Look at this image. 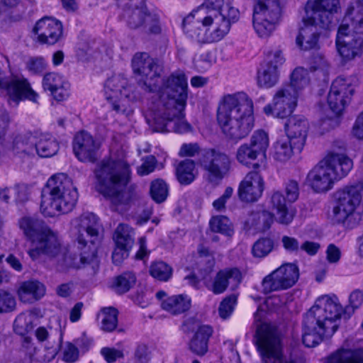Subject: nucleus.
<instances>
[{"mask_svg":"<svg viewBox=\"0 0 363 363\" xmlns=\"http://www.w3.org/2000/svg\"><path fill=\"white\" fill-rule=\"evenodd\" d=\"M78 230L79 255L67 252L63 249L57 234L42 220L31 217L22 218L20 228L30 242L28 254L33 260L42 255L50 258L62 256L59 264L62 269L81 268L86 264H97V251L102 240L101 225L97 216L92 213H84L76 220Z\"/></svg>","mask_w":363,"mask_h":363,"instance_id":"1","label":"nucleus"},{"mask_svg":"<svg viewBox=\"0 0 363 363\" xmlns=\"http://www.w3.org/2000/svg\"><path fill=\"white\" fill-rule=\"evenodd\" d=\"M363 303V291L354 289L349 296V304L343 308L336 296L324 295L306 313L302 341L308 347L318 345L331 337L339 327L341 318L348 319Z\"/></svg>","mask_w":363,"mask_h":363,"instance_id":"2","label":"nucleus"},{"mask_svg":"<svg viewBox=\"0 0 363 363\" xmlns=\"http://www.w3.org/2000/svg\"><path fill=\"white\" fill-rule=\"evenodd\" d=\"M240 16L230 1L206 0L183 20L182 28L190 39L199 43L222 40Z\"/></svg>","mask_w":363,"mask_h":363,"instance_id":"3","label":"nucleus"},{"mask_svg":"<svg viewBox=\"0 0 363 363\" xmlns=\"http://www.w3.org/2000/svg\"><path fill=\"white\" fill-rule=\"evenodd\" d=\"M187 99V78L184 72L176 71L159 90V99L152 113L154 131L189 132L191 126L184 119Z\"/></svg>","mask_w":363,"mask_h":363,"instance_id":"4","label":"nucleus"},{"mask_svg":"<svg viewBox=\"0 0 363 363\" xmlns=\"http://www.w3.org/2000/svg\"><path fill=\"white\" fill-rule=\"evenodd\" d=\"M216 118L225 135L241 140L254 125L253 102L244 92L225 94L218 102Z\"/></svg>","mask_w":363,"mask_h":363,"instance_id":"5","label":"nucleus"},{"mask_svg":"<svg viewBox=\"0 0 363 363\" xmlns=\"http://www.w3.org/2000/svg\"><path fill=\"white\" fill-rule=\"evenodd\" d=\"M130 173V167L123 159H104L94 169L96 189L111 201L114 211H122L129 203L130 197L123 189L128 183Z\"/></svg>","mask_w":363,"mask_h":363,"instance_id":"6","label":"nucleus"},{"mask_svg":"<svg viewBox=\"0 0 363 363\" xmlns=\"http://www.w3.org/2000/svg\"><path fill=\"white\" fill-rule=\"evenodd\" d=\"M78 193L72 179L65 174L52 176L41 193V212L52 217L57 213H67L74 207Z\"/></svg>","mask_w":363,"mask_h":363,"instance_id":"7","label":"nucleus"},{"mask_svg":"<svg viewBox=\"0 0 363 363\" xmlns=\"http://www.w3.org/2000/svg\"><path fill=\"white\" fill-rule=\"evenodd\" d=\"M336 45L340 56L345 60H353L361 54L363 47V10L357 12L350 8L339 27Z\"/></svg>","mask_w":363,"mask_h":363,"instance_id":"8","label":"nucleus"},{"mask_svg":"<svg viewBox=\"0 0 363 363\" xmlns=\"http://www.w3.org/2000/svg\"><path fill=\"white\" fill-rule=\"evenodd\" d=\"M362 190L363 184L355 183L336 191V204L333 212L338 223L350 228L358 224L359 214L357 212V209L362 201Z\"/></svg>","mask_w":363,"mask_h":363,"instance_id":"9","label":"nucleus"},{"mask_svg":"<svg viewBox=\"0 0 363 363\" xmlns=\"http://www.w3.org/2000/svg\"><path fill=\"white\" fill-rule=\"evenodd\" d=\"M256 344L263 363H298L296 359L284 357L281 339L276 329L269 324L262 323L258 327Z\"/></svg>","mask_w":363,"mask_h":363,"instance_id":"10","label":"nucleus"},{"mask_svg":"<svg viewBox=\"0 0 363 363\" xmlns=\"http://www.w3.org/2000/svg\"><path fill=\"white\" fill-rule=\"evenodd\" d=\"M104 92L106 100L117 113L128 116L133 112L131 104L135 95L133 86L123 75H114L108 79Z\"/></svg>","mask_w":363,"mask_h":363,"instance_id":"11","label":"nucleus"},{"mask_svg":"<svg viewBox=\"0 0 363 363\" xmlns=\"http://www.w3.org/2000/svg\"><path fill=\"white\" fill-rule=\"evenodd\" d=\"M281 17L279 0H257L253 10V27L259 37L269 38L275 30Z\"/></svg>","mask_w":363,"mask_h":363,"instance_id":"12","label":"nucleus"},{"mask_svg":"<svg viewBox=\"0 0 363 363\" xmlns=\"http://www.w3.org/2000/svg\"><path fill=\"white\" fill-rule=\"evenodd\" d=\"M132 67L134 73L140 77L139 83L142 84V88L146 91H157L159 94L160 89L163 86L164 82L170 77L169 75L164 79L162 85L159 86L162 67L146 52L136 53L132 60Z\"/></svg>","mask_w":363,"mask_h":363,"instance_id":"13","label":"nucleus"},{"mask_svg":"<svg viewBox=\"0 0 363 363\" xmlns=\"http://www.w3.org/2000/svg\"><path fill=\"white\" fill-rule=\"evenodd\" d=\"M0 89L5 90L7 102L11 106H17L24 99L37 102L38 99V94L32 89L26 78L15 75L8 79L1 69Z\"/></svg>","mask_w":363,"mask_h":363,"instance_id":"14","label":"nucleus"},{"mask_svg":"<svg viewBox=\"0 0 363 363\" xmlns=\"http://www.w3.org/2000/svg\"><path fill=\"white\" fill-rule=\"evenodd\" d=\"M201 167L207 173L209 180H220L229 172L231 162L229 156L214 148L204 149L199 159Z\"/></svg>","mask_w":363,"mask_h":363,"instance_id":"15","label":"nucleus"},{"mask_svg":"<svg viewBox=\"0 0 363 363\" xmlns=\"http://www.w3.org/2000/svg\"><path fill=\"white\" fill-rule=\"evenodd\" d=\"M298 277L299 271L296 264H284L263 279L262 291L267 294L272 291L287 289L295 284Z\"/></svg>","mask_w":363,"mask_h":363,"instance_id":"16","label":"nucleus"},{"mask_svg":"<svg viewBox=\"0 0 363 363\" xmlns=\"http://www.w3.org/2000/svg\"><path fill=\"white\" fill-rule=\"evenodd\" d=\"M297 98L291 86H282L275 92L272 103L264 106V112L267 116L284 118L296 107Z\"/></svg>","mask_w":363,"mask_h":363,"instance_id":"17","label":"nucleus"},{"mask_svg":"<svg viewBox=\"0 0 363 363\" xmlns=\"http://www.w3.org/2000/svg\"><path fill=\"white\" fill-rule=\"evenodd\" d=\"M340 9L339 0H309L306 13L312 22H318L321 27L329 28L333 16Z\"/></svg>","mask_w":363,"mask_h":363,"instance_id":"18","label":"nucleus"},{"mask_svg":"<svg viewBox=\"0 0 363 363\" xmlns=\"http://www.w3.org/2000/svg\"><path fill=\"white\" fill-rule=\"evenodd\" d=\"M354 88L351 82L342 77L335 79L328 96L330 109L337 115L340 114L354 94Z\"/></svg>","mask_w":363,"mask_h":363,"instance_id":"19","label":"nucleus"},{"mask_svg":"<svg viewBox=\"0 0 363 363\" xmlns=\"http://www.w3.org/2000/svg\"><path fill=\"white\" fill-rule=\"evenodd\" d=\"M72 146L74 153L79 161L94 163L98 160L101 145L88 132L81 131L76 134Z\"/></svg>","mask_w":363,"mask_h":363,"instance_id":"20","label":"nucleus"},{"mask_svg":"<svg viewBox=\"0 0 363 363\" xmlns=\"http://www.w3.org/2000/svg\"><path fill=\"white\" fill-rule=\"evenodd\" d=\"M335 172L328 169L323 159L318 162L308 173L306 181L311 189L315 192H326L333 189L337 182Z\"/></svg>","mask_w":363,"mask_h":363,"instance_id":"21","label":"nucleus"},{"mask_svg":"<svg viewBox=\"0 0 363 363\" xmlns=\"http://www.w3.org/2000/svg\"><path fill=\"white\" fill-rule=\"evenodd\" d=\"M33 31L36 35L35 41L43 45H52L57 43L62 38L63 28L60 21L45 17L35 23Z\"/></svg>","mask_w":363,"mask_h":363,"instance_id":"22","label":"nucleus"},{"mask_svg":"<svg viewBox=\"0 0 363 363\" xmlns=\"http://www.w3.org/2000/svg\"><path fill=\"white\" fill-rule=\"evenodd\" d=\"M263 190V178L258 171H251L240 183L238 196L242 201L255 202L261 197Z\"/></svg>","mask_w":363,"mask_h":363,"instance_id":"23","label":"nucleus"},{"mask_svg":"<svg viewBox=\"0 0 363 363\" xmlns=\"http://www.w3.org/2000/svg\"><path fill=\"white\" fill-rule=\"evenodd\" d=\"M303 22L304 24L296 38V45L305 51L318 48L320 29H327L328 28L321 27L318 22H312L307 16Z\"/></svg>","mask_w":363,"mask_h":363,"instance_id":"24","label":"nucleus"},{"mask_svg":"<svg viewBox=\"0 0 363 363\" xmlns=\"http://www.w3.org/2000/svg\"><path fill=\"white\" fill-rule=\"evenodd\" d=\"M309 127L308 120L301 116H291L285 123L284 128L287 138L294 140L298 151H301L306 144Z\"/></svg>","mask_w":363,"mask_h":363,"instance_id":"25","label":"nucleus"},{"mask_svg":"<svg viewBox=\"0 0 363 363\" xmlns=\"http://www.w3.org/2000/svg\"><path fill=\"white\" fill-rule=\"evenodd\" d=\"M242 280V274L236 268L225 269L219 271L213 280V284L208 287L215 294L223 293L228 286L232 290L238 288Z\"/></svg>","mask_w":363,"mask_h":363,"instance_id":"26","label":"nucleus"},{"mask_svg":"<svg viewBox=\"0 0 363 363\" xmlns=\"http://www.w3.org/2000/svg\"><path fill=\"white\" fill-rule=\"evenodd\" d=\"M42 84L44 90L49 91L51 96L57 101H62L69 97V84L57 73L49 72L45 74Z\"/></svg>","mask_w":363,"mask_h":363,"instance_id":"27","label":"nucleus"},{"mask_svg":"<svg viewBox=\"0 0 363 363\" xmlns=\"http://www.w3.org/2000/svg\"><path fill=\"white\" fill-rule=\"evenodd\" d=\"M323 160L327 167L336 174V182L346 177L353 167L352 160L343 153L329 152Z\"/></svg>","mask_w":363,"mask_h":363,"instance_id":"28","label":"nucleus"},{"mask_svg":"<svg viewBox=\"0 0 363 363\" xmlns=\"http://www.w3.org/2000/svg\"><path fill=\"white\" fill-rule=\"evenodd\" d=\"M325 363H363V339L357 341L351 348L339 350Z\"/></svg>","mask_w":363,"mask_h":363,"instance_id":"29","label":"nucleus"},{"mask_svg":"<svg viewBox=\"0 0 363 363\" xmlns=\"http://www.w3.org/2000/svg\"><path fill=\"white\" fill-rule=\"evenodd\" d=\"M45 294V286L38 281H24L18 290L19 298L24 303L35 302L41 298Z\"/></svg>","mask_w":363,"mask_h":363,"instance_id":"30","label":"nucleus"},{"mask_svg":"<svg viewBox=\"0 0 363 363\" xmlns=\"http://www.w3.org/2000/svg\"><path fill=\"white\" fill-rule=\"evenodd\" d=\"M212 333L211 327L200 325L189 344V350L199 356L204 355L208 351V342Z\"/></svg>","mask_w":363,"mask_h":363,"instance_id":"31","label":"nucleus"},{"mask_svg":"<svg viewBox=\"0 0 363 363\" xmlns=\"http://www.w3.org/2000/svg\"><path fill=\"white\" fill-rule=\"evenodd\" d=\"M271 203L272 209L276 211V220L278 223L287 225L292 221L294 212L287 207L286 199L281 193H273Z\"/></svg>","mask_w":363,"mask_h":363,"instance_id":"32","label":"nucleus"},{"mask_svg":"<svg viewBox=\"0 0 363 363\" xmlns=\"http://www.w3.org/2000/svg\"><path fill=\"white\" fill-rule=\"evenodd\" d=\"M38 136L30 132L17 134L13 141V150L16 154L33 156L35 154V144Z\"/></svg>","mask_w":363,"mask_h":363,"instance_id":"33","label":"nucleus"},{"mask_svg":"<svg viewBox=\"0 0 363 363\" xmlns=\"http://www.w3.org/2000/svg\"><path fill=\"white\" fill-rule=\"evenodd\" d=\"M190 306V298L187 296L182 294L169 296L161 302V307L174 315L188 311Z\"/></svg>","mask_w":363,"mask_h":363,"instance_id":"34","label":"nucleus"},{"mask_svg":"<svg viewBox=\"0 0 363 363\" xmlns=\"http://www.w3.org/2000/svg\"><path fill=\"white\" fill-rule=\"evenodd\" d=\"M59 144L52 137L41 134L38 135L35 144V154L41 157H50L56 155Z\"/></svg>","mask_w":363,"mask_h":363,"instance_id":"35","label":"nucleus"},{"mask_svg":"<svg viewBox=\"0 0 363 363\" xmlns=\"http://www.w3.org/2000/svg\"><path fill=\"white\" fill-rule=\"evenodd\" d=\"M294 140L286 138L278 140L274 145L273 158L281 162L289 160L294 153Z\"/></svg>","mask_w":363,"mask_h":363,"instance_id":"36","label":"nucleus"},{"mask_svg":"<svg viewBox=\"0 0 363 363\" xmlns=\"http://www.w3.org/2000/svg\"><path fill=\"white\" fill-rule=\"evenodd\" d=\"M261 157L248 143L241 145L236 152V160L241 164L250 167L252 166L254 171H257L261 167V164L258 162L253 163L252 162Z\"/></svg>","mask_w":363,"mask_h":363,"instance_id":"37","label":"nucleus"},{"mask_svg":"<svg viewBox=\"0 0 363 363\" xmlns=\"http://www.w3.org/2000/svg\"><path fill=\"white\" fill-rule=\"evenodd\" d=\"M135 231L127 224L120 223L113 233V240L116 245L131 248L135 242Z\"/></svg>","mask_w":363,"mask_h":363,"instance_id":"38","label":"nucleus"},{"mask_svg":"<svg viewBox=\"0 0 363 363\" xmlns=\"http://www.w3.org/2000/svg\"><path fill=\"white\" fill-rule=\"evenodd\" d=\"M178 181L182 184H189L196 178L195 163L191 160L182 161L176 169Z\"/></svg>","mask_w":363,"mask_h":363,"instance_id":"39","label":"nucleus"},{"mask_svg":"<svg viewBox=\"0 0 363 363\" xmlns=\"http://www.w3.org/2000/svg\"><path fill=\"white\" fill-rule=\"evenodd\" d=\"M309 82L307 69L303 67H297L291 75L290 84L284 86H291L293 91L298 96L299 92L309 85Z\"/></svg>","mask_w":363,"mask_h":363,"instance_id":"40","label":"nucleus"},{"mask_svg":"<svg viewBox=\"0 0 363 363\" xmlns=\"http://www.w3.org/2000/svg\"><path fill=\"white\" fill-rule=\"evenodd\" d=\"M99 318L101 319V329L106 333L113 331L118 325V311L112 307L101 311Z\"/></svg>","mask_w":363,"mask_h":363,"instance_id":"41","label":"nucleus"},{"mask_svg":"<svg viewBox=\"0 0 363 363\" xmlns=\"http://www.w3.org/2000/svg\"><path fill=\"white\" fill-rule=\"evenodd\" d=\"M279 80V71L262 65L257 73V82L259 86L271 88Z\"/></svg>","mask_w":363,"mask_h":363,"instance_id":"42","label":"nucleus"},{"mask_svg":"<svg viewBox=\"0 0 363 363\" xmlns=\"http://www.w3.org/2000/svg\"><path fill=\"white\" fill-rule=\"evenodd\" d=\"M248 144L261 155V158L266 157V152L269 142L268 135L265 131L262 130L255 131Z\"/></svg>","mask_w":363,"mask_h":363,"instance_id":"43","label":"nucleus"},{"mask_svg":"<svg viewBox=\"0 0 363 363\" xmlns=\"http://www.w3.org/2000/svg\"><path fill=\"white\" fill-rule=\"evenodd\" d=\"M209 225L213 232L219 233L228 237H231L234 233L232 223L226 216H213L210 220Z\"/></svg>","mask_w":363,"mask_h":363,"instance_id":"44","label":"nucleus"},{"mask_svg":"<svg viewBox=\"0 0 363 363\" xmlns=\"http://www.w3.org/2000/svg\"><path fill=\"white\" fill-rule=\"evenodd\" d=\"M249 222L257 229L265 231L269 229L273 223L274 216L267 211L252 213L249 218Z\"/></svg>","mask_w":363,"mask_h":363,"instance_id":"45","label":"nucleus"},{"mask_svg":"<svg viewBox=\"0 0 363 363\" xmlns=\"http://www.w3.org/2000/svg\"><path fill=\"white\" fill-rule=\"evenodd\" d=\"M149 15L143 9H128L125 12V18L128 26L132 29H136L146 23V16Z\"/></svg>","mask_w":363,"mask_h":363,"instance_id":"46","label":"nucleus"},{"mask_svg":"<svg viewBox=\"0 0 363 363\" xmlns=\"http://www.w3.org/2000/svg\"><path fill=\"white\" fill-rule=\"evenodd\" d=\"M150 275L161 281H167L172 275V269L164 262H155L150 267Z\"/></svg>","mask_w":363,"mask_h":363,"instance_id":"47","label":"nucleus"},{"mask_svg":"<svg viewBox=\"0 0 363 363\" xmlns=\"http://www.w3.org/2000/svg\"><path fill=\"white\" fill-rule=\"evenodd\" d=\"M136 281L135 276L130 272L123 273L117 277L113 284V288L118 294H124L132 288Z\"/></svg>","mask_w":363,"mask_h":363,"instance_id":"48","label":"nucleus"},{"mask_svg":"<svg viewBox=\"0 0 363 363\" xmlns=\"http://www.w3.org/2000/svg\"><path fill=\"white\" fill-rule=\"evenodd\" d=\"M285 60L282 50L279 48H274L266 53L263 65L279 71Z\"/></svg>","mask_w":363,"mask_h":363,"instance_id":"49","label":"nucleus"},{"mask_svg":"<svg viewBox=\"0 0 363 363\" xmlns=\"http://www.w3.org/2000/svg\"><path fill=\"white\" fill-rule=\"evenodd\" d=\"M150 192L152 199L160 203L166 200L168 195V187L163 180L155 179L151 183Z\"/></svg>","mask_w":363,"mask_h":363,"instance_id":"50","label":"nucleus"},{"mask_svg":"<svg viewBox=\"0 0 363 363\" xmlns=\"http://www.w3.org/2000/svg\"><path fill=\"white\" fill-rule=\"evenodd\" d=\"M274 247V242L270 238H262L258 240L252 247V254L256 257H266Z\"/></svg>","mask_w":363,"mask_h":363,"instance_id":"51","label":"nucleus"},{"mask_svg":"<svg viewBox=\"0 0 363 363\" xmlns=\"http://www.w3.org/2000/svg\"><path fill=\"white\" fill-rule=\"evenodd\" d=\"M48 64L44 57H31L26 62V69L33 74H40L47 68Z\"/></svg>","mask_w":363,"mask_h":363,"instance_id":"52","label":"nucleus"},{"mask_svg":"<svg viewBox=\"0 0 363 363\" xmlns=\"http://www.w3.org/2000/svg\"><path fill=\"white\" fill-rule=\"evenodd\" d=\"M236 296H230L225 298L220 303L218 313L221 318L227 319L232 314L236 303Z\"/></svg>","mask_w":363,"mask_h":363,"instance_id":"53","label":"nucleus"},{"mask_svg":"<svg viewBox=\"0 0 363 363\" xmlns=\"http://www.w3.org/2000/svg\"><path fill=\"white\" fill-rule=\"evenodd\" d=\"M15 298L6 291H0V313H9L15 310Z\"/></svg>","mask_w":363,"mask_h":363,"instance_id":"54","label":"nucleus"},{"mask_svg":"<svg viewBox=\"0 0 363 363\" xmlns=\"http://www.w3.org/2000/svg\"><path fill=\"white\" fill-rule=\"evenodd\" d=\"M13 194L16 203H24L29 199L31 189L27 184H18L13 187Z\"/></svg>","mask_w":363,"mask_h":363,"instance_id":"55","label":"nucleus"},{"mask_svg":"<svg viewBox=\"0 0 363 363\" xmlns=\"http://www.w3.org/2000/svg\"><path fill=\"white\" fill-rule=\"evenodd\" d=\"M285 193L288 202L293 203L296 201L299 196L298 183L294 179L286 182L285 183Z\"/></svg>","mask_w":363,"mask_h":363,"instance_id":"56","label":"nucleus"},{"mask_svg":"<svg viewBox=\"0 0 363 363\" xmlns=\"http://www.w3.org/2000/svg\"><path fill=\"white\" fill-rule=\"evenodd\" d=\"M329 67L328 60L322 54H317L310 60V69L312 71H326Z\"/></svg>","mask_w":363,"mask_h":363,"instance_id":"57","label":"nucleus"},{"mask_svg":"<svg viewBox=\"0 0 363 363\" xmlns=\"http://www.w3.org/2000/svg\"><path fill=\"white\" fill-rule=\"evenodd\" d=\"M100 353L108 363H113L116 359L123 357V353L121 350L113 347H103Z\"/></svg>","mask_w":363,"mask_h":363,"instance_id":"58","label":"nucleus"},{"mask_svg":"<svg viewBox=\"0 0 363 363\" xmlns=\"http://www.w3.org/2000/svg\"><path fill=\"white\" fill-rule=\"evenodd\" d=\"M79 357V350L71 342H67L63 349V360L68 363H72Z\"/></svg>","mask_w":363,"mask_h":363,"instance_id":"59","label":"nucleus"},{"mask_svg":"<svg viewBox=\"0 0 363 363\" xmlns=\"http://www.w3.org/2000/svg\"><path fill=\"white\" fill-rule=\"evenodd\" d=\"M156 162L154 156L149 155L146 157L143 164L138 168V174L144 176L152 172L155 169Z\"/></svg>","mask_w":363,"mask_h":363,"instance_id":"60","label":"nucleus"},{"mask_svg":"<svg viewBox=\"0 0 363 363\" xmlns=\"http://www.w3.org/2000/svg\"><path fill=\"white\" fill-rule=\"evenodd\" d=\"M281 242L285 250L291 253H298L301 248L298 240L293 237L284 235L281 238Z\"/></svg>","mask_w":363,"mask_h":363,"instance_id":"61","label":"nucleus"},{"mask_svg":"<svg viewBox=\"0 0 363 363\" xmlns=\"http://www.w3.org/2000/svg\"><path fill=\"white\" fill-rule=\"evenodd\" d=\"M145 26L148 28L150 33L153 34H158L161 32V27L160 24L159 18L155 14H150L146 16V23Z\"/></svg>","mask_w":363,"mask_h":363,"instance_id":"62","label":"nucleus"},{"mask_svg":"<svg viewBox=\"0 0 363 363\" xmlns=\"http://www.w3.org/2000/svg\"><path fill=\"white\" fill-rule=\"evenodd\" d=\"M131 248L123 247L119 245H116L112 254L113 262L118 265L129 256V252Z\"/></svg>","mask_w":363,"mask_h":363,"instance_id":"63","label":"nucleus"},{"mask_svg":"<svg viewBox=\"0 0 363 363\" xmlns=\"http://www.w3.org/2000/svg\"><path fill=\"white\" fill-rule=\"evenodd\" d=\"M352 135L359 140H363V111L357 117L352 130Z\"/></svg>","mask_w":363,"mask_h":363,"instance_id":"64","label":"nucleus"}]
</instances>
